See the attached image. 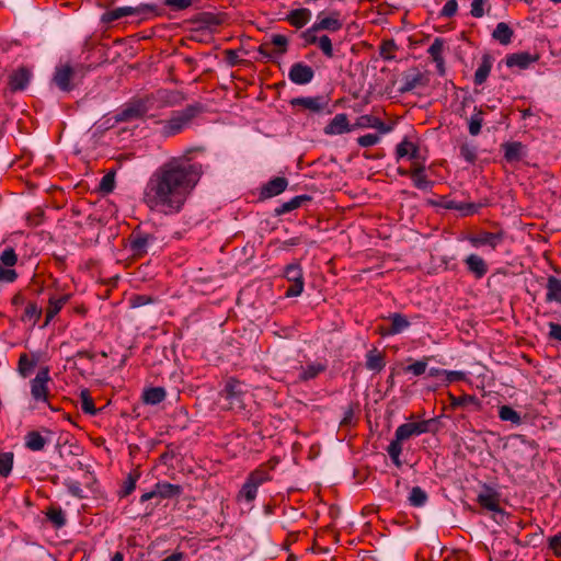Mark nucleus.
<instances>
[{"mask_svg":"<svg viewBox=\"0 0 561 561\" xmlns=\"http://www.w3.org/2000/svg\"><path fill=\"white\" fill-rule=\"evenodd\" d=\"M492 66H493V58L491 57V55L484 54L481 58V62H480L478 69L474 72L473 81L477 85H481L486 81V79L491 72Z\"/></svg>","mask_w":561,"mask_h":561,"instance_id":"c756f323","label":"nucleus"},{"mask_svg":"<svg viewBox=\"0 0 561 561\" xmlns=\"http://www.w3.org/2000/svg\"><path fill=\"white\" fill-rule=\"evenodd\" d=\"M270 479L271 477L266 470L257 469L251 472L247 480L259 489L260 485Z\"/></svg>","mask_w":561,"mask_h":561,"instance_id":"5fc2aeb1","label":"nucleus"},{"mask_svg":"<svg viewBox=\"0 0 561 561\" xmlns=\"http://www.w3.org/2000/svg\"><path fill=\"white\" fill-rule=\"evenodd\" d=\"M499 417L501 421L510 422L513 425H520L523 422L520 413L510 405L499 407Z\"/></svg>","mask_w":561,"mask_h":561,"instance_id":"79ce46f5","label":"nucleus"},{"mask_svg":"<svg viewBox=\"0 0 561 561\" xmlns=\"http://www.w3.org/2000/svg\"><path fill=\"white\" fill-rule=\"evenodd\" d=\"M80 408L85 414L95 415L98 413L93 399L87 389L80 392Z\"/></svg>","mask_w":561,"mask_h":561,"instance_id":"3c124183","label":"nucleus"},{"mask_svg":"<svg viewBox=\"0 0 561 561\" xmlns=\"http://www.w3.org/2000/svg\"><path fill=\"white\" fill-rule=\"evenodd\" d=\"M309 199L306 195L295 196L290 201L283 203L280 206L275 208V214L280 216L287 213H290L297 208H299L304 201Z\"/></svg>","mask_w":561,"mask_h":561,"instance_id":"c03bdc74","label":"nucleus"},{"mask_svg":"<svg viewBox=\"0 0 561 561\" xmlns=\"http://www.w3.org/2000/svg\"><path fill=\"white\" fill-rule=\"evenodd\" d=\"M312 13L307 8H298L286 14L285 21L296 28H302L311 20Z\"/></svg>","mask_w":561,"mask_h":561,"instance_id":"b1692460","label":"nucleus"},{"mask_svg":"<svg viewBox=\"0 0 561 561\" xmlns=\"http://www.w3.org/2000/svg\"><path fill=\"white\" fill-rule=\"evenodd\" d=\"M327 367L325 362H312L308 363L306 366H300L298 368L297 381L306 382L316 379L320 374L327 370Z\"/></svg>","mask_w":561,"mask_h":561,"instance_id":"aec40b11","label":"nucleus"},{"mask_svg":"<svg viewBox=\"0 0 561 561\" xmlns=\"http://www.w3.org/2000/svg\"><path fill=\"white\" fill-rule=\"evenodd\" d=\"M149 107L146 100H138L127 104L117 115V122H130L140 118L148 112Z\"/></svg>","mask_w":561,"mask_h":561,"instance_id":"f3484780","label":"nucleus"},{"mask_svg":"<svg viewBox=\"0 0 561 561\" xmlns=\"http://www.w3.org/2000/svg\"><path fill=\"white\" fill-rule=\"evenodd\" d=\"M288 185V181L285 178L277 176L270 180L261 190V196L263 198H271L283 193Z\"/></svg>","mask_w":561,"mask_h":561,"instance_id":"a878e982","label":"nucleus"},{"mask_svg":"<svg viewBox=\"0 0 561 561\" xmlns=\"http://www.w3.org/2000/svg\"><path fill=\"white\" fill-rule=\"evenodd\" d=\"M13 466V454L3 453L0 454V476L8 477Z\"/></svg>","mask_w":561,"mask_h":561,"instance_id":"864d4df0","label":"nucleus"},{"mask_svg":"<svg viewBox=\"0 0 561 561\" xmlns=\"http://www.w3.org/2000/svg\"><path fill=\"white\" fill-rule=\"evenodd\" d=\"M380 140V137L376 134H366L357 138V144L363 147H371L378 144Z\"/></svg>","mask_w":561,"mask_h":561,"instance_id":"680f3d73","label":"nucleus"},{"mask_svg":"<svg viewBox=\"0 0 561 561\" xmlns=\"http://www.w3.org/2000/svg\"><path fill=\"white\" fill-rule=\"evenodd\" d=\"M202 112L203 105L199 103L190 104L184 110L173 112L169 119L160 122V134L163 137L180 134Z\"/></svg>","mask_w":561,"mask_h":561,"instance_id":"7ed1b4c3","label":"nucleus"},{"mask_svg":"<svg viewBox=\"0 0 561 561\" xmlns=\"http://www.w3.org/2000/svg\"><path fill=\"white\" fill-rule=\"evenodd\" d=\"M37 364L36 357H30L28 354L23 353L20 355L18 363V371L22 377H27Z\"/></svg>","mask_w":561,"mask_h":561,"instance_id":"37998d69","label":"nucleus"},{"mask_svg":"<svg viewBox=\"0 0 561 561\" xmlns=\"http://www.w3.org/2000/svg\"><path fill=\"white\" fill-rule=\"evenodd\" d=\"M245 396L244 385L236 378H229L224 389L219 392L220 399L225 401L221 408L233 412H242L245 410Z\"/></svg>","mask_w":561,"mask_h":561,"instance_id":"423d86ee","label":"nucleus"},{"mask_svg":"<svg viewBox=\"0 0 561 561\" xmlns=\"http://www.w3.org/2000/svg\"><path fill=\"white\" fill-rule=\"evenodd\" d=\"M427 358L416 360L415 363L408 365L404 370L413 374L414 376H421L426 371Z\"/></svg>","mask_w":561,"mask_h":561,"instance_id":"bf43d9fd","label":"nucleus"},{"mask_svg":"<svg viewBox=\"0 0 561 561\" xmlns=\"http://www.w3.org/2000/svg\"><path fill=\"white\" fill-rule=\"evenodd\" d=\"M46 516L56 528H61L66 525L65 513L60 507L50 506L47 510Z\"/></svg>","mask_w":561,"mask_h":561,"instance_id":"de8ad7c7","label":"nucleus"},{"mask_svg":"<svg viewBox=\"0 0 561 561\" xmlns=\"http://www.w3.org/2000/svg\"><path fill=\"white\" fill-rule=\"evenodd\" d=\"M18 277L16 272L13 268H5L0 265V284L13 283Z\"/></svg>","mask_w":561,"mask_h":561,"instance_id":"0e129e2a","label":"nucleus"},{"mask_svg":"<svg viewBox=\"0 0 561 561\" xmlns=\"http://www.w3.org/2000/svg\"><path fill=\"white\" fill-rule=\"evenodd\" d=\"M500 500H501L500 493L495 489H493L486 484L483 485V489L477 496V502L479 503V505L481 507H483L486 511L494 512V513L503 512L500 506Z\"/></svg>","mask_w":561,"mask_h":561,"instance_id":"2eb2a0df","label":"nucleus"},{"mask_svg":"<svg viewBox=\"0 0 561 561\" xmlns=\"http://www.w3.org/2000/svg\"><path fill=\"white\" fill-rule=\"evenodd\" d=\"M289 80L298 85L310 83L314 78V70L311 66L298 61L291 65L288 72Z\"/></svg>","mask_w":561,"mask_h":561,"instance_id":"dca6fc26","label":"nucleus"},{"mask_svg":"<svg viewBox=\"0 0 561 561\" xmlns=\"http://www.w3.org/2000/svg\"><path fill=\"white\" fill-rule=\"evenodd\" d=\"M257 488L248 480L240 490L239 495L244 497L248 502H252L256 497Z\"/></svg>","mask_w":561,"mask_h":561,"instance_id":"052dcab7","label":"nucleus"},{"mask_svg":"<svg viewBox=\"0 0 561 561\" xmlns=\"http://www.w3.org/2000/svg\"><path fill=\"white\" fill-rule=\"evenodd\" d=\"M389 319L391 323L387 329H385L382 333L383 335H396L410 327L409 320L401 313H393Z\"/></svg>","mask_w":561,"mask_h":561,"instance_id":"7c9ffc66","label":"nucleus"},{"mask_svg":"<svg viewBox=\"0 0 561 561\" xmlns=\"http://www.w3.org/2000/svg\"><path fill=\"white\" fill-rule=\"evenodd\" d=\"M432 420L421 422H410L398 426L394 433V439L389 444L387 451L397 467H401L400 455L402 453V442L413 436H419L430 431Z\"/></svg>","mask_w":561,"mask_h":561,"instance_id":"f03ea898","label":"nucleus"},{"mask_svg":"<svg viewBox=\"0 0 561 561\" xmlns=\"http://www.w3.org/2000/svg\"><path fill=\"white\" fill-rule=\"evenodd\" d=\"M114 187H115V172L111 171L102 178V180L100 182V191L102 193L108 194V193L113 192Z\"/></svg>","mask_w":561,"mask_h":561,"instance_id":"6e6d98bb","label":"nucleus"},{"mask_svg":"<svg viewBox=\"0 0 561 561\" xmlns=\"http://www.w3.org/2000/svg\"><path fill=\"white\" fill-rule=\"evenodd\" d=\"M443 49L444 39L439 37L435 38L427 49L428 55L437 64L438 67H442L444 64Z\"/></svg>","mask_w":561,"mask_h":561,"instance_id":"a18cd8bd","label":"nucleus"},{"mask_svg":"<svg viewBox=\"0 0 561 561\" xmlns=\"http://www.w3.org/2000/svg\"><path fill=\"white\" fill-rule=\"evenodd\" d=\"M465 264L468 271L476 276L482 278L488 273V264L478 254H470L466 257Z\"/></svg>","mask_w":561,"mask_h":561,"instance_id":"bb28decb","label":"nucleus"},{"mask_svg":"<svg viewBox=\"0 0 561 561\" xmlns=\"http://www.w3.org/2000/svg\"><path fill=\"white\" fill-rule=\"evenodd\" d=\"M42 307H38L35 302H28L21 316V320L35 325L42 316Z\"/></svg>","mask_w":561,"mask_h":561,"instance_id":"a19ab883","label":"nucleus"},{"mask_svg":"<svg viewBox=\"0 0 561 561\" xmlns=\"http://www.w3.org/2000/svg\"><path fill=\"white\" fill-rule=\"evenodd\" d=\"M351 130L347 115L344 113L336 114L324 127L325 135H342Z\"/></svg>","mask_w":561,"mask_h":561,"instance_id":"5701e85b","label":"nucleus"},{"mask_svg":"<svg viewBox=\"0 0 561 561\" xmlns=\"http://www.w3.org/2000/svg\"><path fill=\"white\" fill-rule=\"evenodd\" d=\"M69 298H70V295H68V294L61 295L58 298H55V297L49 298L48 306L46 309V320H45L44 325H47L55 318V316L58 314V312L61 310V308L68 302Z\"/></svg>","mask_w":561,"mask_h":561,"instance_id":"2f4dec72","label":"nucleus"},{"mask_svg":"<svg viewBox=\"0 0 561 561\" xmlns=\"http://www.w3.org/2000/svg\"><path fill=\"white\" fill-rule=\"evenodd\" d=\"M484 112L481 107L474 106L473 114L468 119V129L471 136H478L483 125Z\"/></svg>","mask_w":561,"mask_h":561,"instance_id":"58836bf2","label":"nucleus"},{"mask_svg":"<svg viewBox=\"0 0 561 561\" xmlns=\"http://www.w3.org/2000/svg\"><path fill=\"white\" fill-rule=\"evenodd\" d=\"M46 443L47 438L37 431L28 432L25 436V446L33 451L44 449Z\"/></svg>","mask_w":561,"mask_h":561,"instance_id":"4c0bfd02","label":"nucleus"},{"mask_svg":"<svg viewBox=\"0 0 561 561\" xmlns=\"http://www.w3.org/2000/svg\"><path fill=\"white\" fill-rule=\"evenodd\" d=\"M549 547L557 557L561 556V533L549 538Z\"/></svg>","mask_w":561,"mask_h":561,"instance_id":"774afa93","label":"nucleus"},{"mask_svg":"<svg viewBox=\"0 0 561 561\" xmlns=\"http://www.w3.org/2000/svg\"><path fill=\"white\" fill-rule=\"evenodd\" d=\"M291 105H298L311 112L319 113L328 107L329 100L322 95L296 98L291 100Z\"/></svg>","mask_w":561,"mask_h":561,"instance_id":"6ab92c4d","label":"nucleus"},{"mask_svg":"<svg viewBox=\"0 0 561 561\" xmlns=\"http://www.w3.org/2000/svg\"><path fill=\"white\" fill-rule=\"evenodd\" d=\"M161 14V10L156 4L141 3L137 7H121L103 13L101 21L110 24L125 16H135L138 21L149 20Z\"/></svg>","mask_w":561,"mask_h":561,"instance_id":"39448f33","label":"nucleus"},{"mask_svg":"<svg viewBox=\"0 0 561 561\" xmlns=\"http://www.w3.org/2000/svg\"><path fill=\"white\" fill-rule=\"evenodd\" d=\"M154 99L159 101L162 105L167 106L178 105L185 100L184 95L181 92L167 89L158 90L154 94Z\"/></svg>","mask_w":561,"mask_h":561,"instance_id":"cd10ccee","label":"nucleus"},{"mask_svg":"<svg viewBox=\"0 0 561 561\" xmlns=\"http://www.w3.org/2000/svg\"><path fill=\"white\" fill-rule=\"evenodd\" d=\"M183 489L179 484H172L169 482H158L154 488L141 495L140 502H147L149 500L159 499H173L182 494Z\"/></svg>","mask_w":561,"mask_h":561,"instance_id":"9b49d317","label":"nucleus"},{"mask_svg":"<svg viewBox=\"0 0 561 561\" xmlns=\"http://www.w3.org/2000/svg\"><path fill=\"white\" fill-rule=\"evenodd\" d=\"M436 205L444 209L458 210L463 216L477 214L481 207V205H479V204L457 202V201L450 199L446 196L442 197L436 203Z\"/></svg>","mask_w":561,"mask_h":561,"instance_id":"a211bd4d","label":"nucleus"},{"mask_svg":"<svg viewBox=\"0 0 561 561\" xmlns=\"http://www.w3.org/2000/svg\"><path fill=\"white\" fill-rule=\"evenodd\" d=\"M401 82L402 84L399 88V91L401 93H407L416 88L427 85L428 78L417 68H412L403 72Z\"/></svg>","mask_w":561,"mask_h":561,"instance_id":"ddd939ff","label":"nucleus"},{"mask_svg":"<svg viewBox=\"0 0 561 561\" xmlns=\"http://www.w3.org/2000/svg\"><path fill=\"white\" fill-rule=\"evenodd\" d=\"M386 366L385 356L377 348L366 354V368L373 371H381Z\"/></svg>","mask_w":561,"mask_h":561,"instance_id":"c9c22d12","label":"nucleus"},{"mask_svg":"<svg viewBox=\"0 0 561 561\" xmlns=\"http://www.w3.org/2000/svg\"><path fill=\"white\" fill-rule=\"evenodd\" d=\"M32 73L28 69L21 67L9 77V88L12 92L23 91L31 81Z\"/></svg>","mask_w":561,"mask_h":561,"instance_id":"412c9836","label":"nucleus"},{"mask_svg":"<svg viewBox=\"0 0 561 561\" xmlns=\"http://www.w3.org/2000/svg\"><path fill=\"white\" fill-rule=\"evenodd\" d=\"M50 381L49 368L42 367L35 378L31 380V394L36 402H48Z\"/></svg>","mask_w":561,"mask_h":561,"instance_id":"1a4fd4ad","label":"nucleus"},{"mask_svg":"<svg viewBox=\"0 0 561 561\" xmlns=\"http://www.w3.org/2000/svg\"><path fill=\"white\" fill-rule=\"evenodd\" d=\"M427 494L426 492L421 489L420 486H413L411 489L410 495H409V503L410 505L414 507H422L427 502Z\"/></svg>","mask_w":561,"mask_h":561,"instance_id":"49530a36","label":"nucleus"},{"mask_svg":"<svg viewBox=\"0 0 561 561\" xmlns=\"http://www.w3.org/2000/svg\"><path fill=\"white\" fill-rule=\"evenodd\" d=\"M398 48L393 39H383L379 47V55L385 60H393L396 58L393 53L397 51Z\"/></svg>","mask_w":561,"mask_h":561,"instance_id":"8fccbe9b","label":"nucleus"},{"mask_svg":"<svg viewBox=\"0 0 561 561\" xmlns=\"http://www.w3.org/2000/svg\"><path fill=\"white\" fill-rule=\"evenodd\" d=\"M458 3L457 0H448L440 11V16L451 18L457 13Z\"/></svg>","mask_w":561,"mask_h":561,"instance_id":"69168bd1","label":"nucleus"},{"mask_svg":"<svg viewBox=\"0 0 561 561\" xmlns=\"http://www.w3.org/2000/svg\"><path fill=\"white\" fill-rule=\"evenodd\" d=\"M284 276L290 283L286 289V297H297L304 291V272L298 263H290L285 267Z\"/></svg>","mask_w":561,"mask_h":561,"instance_id":"9d476101","label":"nucleus"},{"mask_svg":"<svg viewBox=\"0 0 561 561\" xmlns=\"http://www.w3.org/2000/svg\"><path fill=\"white\" fill-rule=\"evenodd\" d=\"M410 178H411L414 186L419 190H428L433 185V182L427 179L425 173H417V171H410Z\"/></svg>","mask_w":561,"mask_h":561,"instance_id":"603ef678","label":"nucleus"},{"mask_svg":"<svg viewBox=\"0 0 561 561\" xmlns=\"http://www.w3.org/2000/svg\"><path fill=\"white\" fill-rule=\"evenodd\" d=\"M167 397V392L162 387H152L144 391L142 400L146 404L156 405L161 403Z\"/></svg>","mask_w":561,"mask_h":561,"instance_id":"e433bc0d","label":"nucleus"},{"mask_svg":"<svg viewBox=\"0 0 561 561\" xmlns=\"http://www.w3.org/2000/svg\"><path fill=\"white\" fill-rule=\"evenodd\" d=\"M56 447L60 457H64L66 453L69 455H79L80 453V447L76 444H69L67 436H60L57 440Z\"/></svg>","mask_w":561,"mask_h":561,"instance_id":"09e8293b","label":"nucleus"},{"mask_svg":"<svg viewBox=\"0 0 561 561\" xmlns=\"http://www.w3.org/2000/svg\"><path fill=\"white\" fill-rule=\"evenodd\" d=\"M549 333L548 337L552 341L561 342V324L556 322H549Z\"/></svg>","mask_w":561,"mask_h":561,"instance_id":"338daca9","label":"nucleus"},{"mask_svg":"<svg viewBox=\"0 0 561 561\" xmlns=\"http://www.w3.org/2000/svg\"><path fill=\"white\" fill-rule=\"evenodd\" d=\"M537 60V55H531L527 51H519L507 55L505 58V64L508 68L517 67L519 69H526Z\"/></svg>","mask_w":561,"mask_h":561,"instance_id":"4be33fe9","label":"nucleus"},{"mask_svg":"<svg viewBox=\"0 0 561 561\" xmlns=\"http://www.w3.org/2000/svg\"><path fill=\"white\" fill-rule=\"evenodd\" d=\"M419 154H420V150H419V147L404 139L402 140L400 144L397 145V148H396V156H397V160H400L404 157H409L410 160H416L419 159Z\"/></svg>","mask_w":561,"mask_h":561,"instance_id":"72a5a7b5","label":"nucleus"},{"mask_svg":"<svg viewBox=\"0 0 561 561\" xmlns=\"http://www.w3.org/2000/svg\"><path fill=\"white\" fill-rule=\"evenodd\" d=\"M158 245L156 232L140 227L135 228L128 237V249L134 257H142Z\"/></svg>","mask_w":561,"mask_h":561,"instance_id":"0eeeda50","label":"nucleus"},{"mask_svg":"<svg viewBox=\"0 0 561 561\" xmlns=\"http://www.w3.org/2000/svg\"><path fill=\"white\" fill-rule=\"evenodd\" d=\"M194 0H164V4L172 10L182 11L190 8Z\"/></svg>","mask_w":561,"mask_h":561,"instance_id":"e2e57ef3","label":"nucleus"},{"mask_svg":"<svg viewBox=\"0 0 561 561\" xmlns=\"http://www.w3.org/2000/svg\"><path fill=\"white\" fill-rule=\"evenodd\" d=\"M546 301L561 304V278L549 276L547 279Z\"/></svg>","mask_w":561,"mask_h":561,"instance_id":"f704fd0d","label":"nucleus"},{"mask_svg":"<svg viewBox=\"0 0 561 561\" xmlns=\"http://www.w3.org/2000/svg\"><path fill=\"white\" fill-rule=\"evenodd\" d=\"M300 36L305 41V46L317 45L327 58L334 57L333 44L328 35L318 36L316 32L304 31Z\"/></svg>","mask_w":561,"mask_h":561,"instance_id":"4468645a","label":"nucleus"},{"mask_svg":"<svg viewBox=\"0 0 561 561\" xmlns=\"http://www.w3.org/2000/svg\"><path fill=\"white\" fill-rule=\"evenodd\" d=\"M271 45L275 46L276 50L270 51V45L268 44H262L261 47H260V53L265 55V56H268V57H271L274 54L283 55L287 50L288 39L284 35L276 34V35H273L272 41H271Z\"/></svg>","mask_w":561,"mask_h":561,"instance_id":"c85d7f7f","label":"nucleus"},{"mask_svg":"<svg viewBox=\"0 0 561 561\" xmlns=\"http://www.w3.org/2000/svg\"><path fill=\"white\" fill-rule=\"evenodd\" d=\"M460 156L469 163H474L477 160V149L474 146L463 144L460 146Z\"/></svg>","mask_w":561,"mask_h":561,"instance_id":"13d9d810","label":"nucleus"},{"mask_svg":"<svg viewBox=\"0 0 561 561\" xmlns=\"http://www.w3.org/2000/svg\"><path fill=\"white\" fill-rule=\"evenodd\" d=\"M357 126L362 128H375L380 134H387L392 128L391 126L386 125L380 118L375 117L373 115H363L358 118Z\"/></svg>","mask_w":561,"mask_h":561,"instance_id":"473e14b6","label":"nucleus"},{"mask_svg":"<svg viewBox=\"0 0 561 561\" xmlns=\"http://www.w3.org/2000/svg\"><path fill=\"white\" fill-rule=\"evenodd\" d=\"M89 71V67L82 64H62L56 67L53 82L62 92L72 91Z\"/></svg>","mask_w":561,"mask_h":561,"instance_id":"20e7f679","label":"nucleus"},{"mask_svg":"<svg viewBox=\"0 0 561 561\" xmlns=\"http://www.w3.org/2000/svg\"><path fill=\"white\" fill-rule=\"evenodd\" d=\"M1 265L8 268L14 266L18 261V256L12 248H7L0 255Z\"/></svg>","mask_w":561,"mask_h":561,"instance_id":"4d7b16f0","label":"nucleus"},{"mask_svg":"<svg viewBox=\"0 0 561 561\" xmlns=\"http://www.w3.org/2000/svg\"><path fill=\"white\" fill-rule=\"evenodd\" d=\"M505 233L503 230L491 232L486 230H480L477 233H471L466 237V240L473 248L488 247L491 250H496L497 247L504 241Z\"/></svg>","mask_w":561,"mask_h":561,"instance_id":"6e6552de","label":"nucleus"},{"mask_svg":"<svg viewBox=\"0 0 561 561\" xmlns=\"http://www.w3.org/2000/svg\"><path fill=\"white\" fill-rule=\"evenodd\" d=\"M343 23L340 19V13L336 11L331 12L329 15H323V13H319L317 16V21L312 24L311 27L306 31L311 32H320V31H329V32H337L342 28Z\"/></svg>","mask_w":561,"mask_h":561,"instance_id":"f8f14e48","label":"nucleus"},{"mask_svg":"<svg viewBox=\"0 0 561 561\" xmlns=\"http://www.w3.org/2000/svg\"><path fill=\"white\" fill-rule=\"evenodd\" d=\"M203 174L199 163L187 154L172 157L159 165L148 179L144 203L153 211L170 216L179 214Z\"/></svg>","mask_w":561,"mask_h":561,"instance_id":"f257e3e1","label":"nucleus"},{"mask_svg":"<svg viewBox=\"0 0 561 561\" xmlns=\"http://www.w3.org/2000/svg\"><path fill=\"white\" fill-rule=\"evenodd\" d=\"M507 162H518L526 156L525 146L519 141L504 142L502 146Z\"/></svg>","mask_w":561,"mask_h":561,"instance_id":"393cba45","label":"nucleus"},{"mask_svg":"<svg viewBox=\"0 0 561 561\" xmlns=\"http://www.w3.org/2000/svg\"><path fill=\"white\" fill-rule=\"evenodd\" d=\"M513 30L504 22H500L493 31V38L502 45H508L512 42Z\"/></svg>","mask_w":561,"mask_h":561,"instance_id":"ea45409f","label":"nucleus"}]
</instances>
